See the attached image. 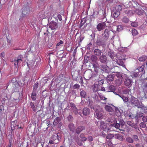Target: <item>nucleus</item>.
<instances>
[{
  "label": "nucleus",
  "mask_w": 147,
  "mask_h": 147,
  "mask_svg": "<svg viewBox=\"0 0 147 147\" xmlns=\"http://www.w3.org/2000/svg\"><path fill=\"white\" fill-rule=\"evenodd\" d=\"M114 55V54L112 51H110L108 52V55L110 56L112 59L113 58Z\"/></svg>",
  "instance_id": "obj_33"
},
{
  "label": "nucleus",
  "mask_w": 147,
  "mask_h": 147,
  "mask_svg": "<svg viewBox=\"0 0 147 147\" xmlns=\"http://www.w3.org/2000/svg\"><path fill=\"white\" fill-rule=\"evenodd\" d=\"M94 110L96 112H101L102 110V108L98 105H95L93 107Z\"/></svg>",
  "instance_id": "obj_11"
},
{
  "label": "nucleus",
  "mask_w": 147,
  "mask_h": 147,
  "mask_svg": "<svg viewBox=\"0 0 147 147\" xmlns=\"http://www.w3.org/2000/svg\"><path fill=\"white\" fill-rule=\"evenodd\" d=\"M126 13L127 16H130L134 14L135 11L132 10H128L126 11Z\"/></svg>",
  "instance_id": "obj_23"
},
{
  "label": "nucleus",
  "mask_w": 147,
  "mask_h": 147,
  "mask_svg": "<svg viewBox=\"0 0 147 147\" xmlns=\"http://www.w3.org/2000/svg\"><path fill=\"white\" fill-rule=\"evenodd\" d=\"M114 107H115L114 106H113V107H112L109 105H105V109L108 112H113L114 111Z\"/></svg>",
  "instance_id": "obj_9"
},
{
  "label": "nucleus",
  "mask_w": 147,
  "mask_h": 147,
  "mask_svg": "<svg viewBox=\"0 0 147 147\" xmlns=\"http://www.w3.org/2000/svg\"><path fill=\"white\" fill-rule=\"evenodd\" d=\"M86 22V20L85 18H84L81 21V25H83Z\"/></svg>",
  "instance_id": "obj_53"
},
{
  "label": "nucleus",
  "mask_w": 147,
  "mask_h": 147,
  "mask_svg": "<svg viewBox=\"0 0 147 147\" xmlns=\"http://www.w3.org/2000/svg\"><path fill=\"white\" fill-rule=\"evenodd\" d=\"M90 111L89 109L88 108H85L83 109L82 110L83 114L85 115H88Z\"/></svg>",
  "instance_id": "obj_12"
},
{
  "label": "nucleus",
  "mask_w": 147,
  "mask_h": 147,
  "mask_svg": "<svg viewBox=\"0 0 147 147\" xmlns=\"http://www.w3.org/2000/svg\"><path fill=\"white\" fill-rule=\"evenodd\" d=\"M126 140L129 143H132L133 142V140L131 137H128L126 139Z\"/></svg>",
  "instance_id": "obj_35"
},
{
  "label": "nucleus",
  "mask_w": 147,
  "mask_h": 147,
  "mask_svg": "<svg viewBox=\"0 0 147 147\" xmlns=\"http://www.w3.org/2000/svg\"><path fill=\"white\" fill-rule=\"evenodd\" d=\"M133 138L135 140L137 141L138 140V137L137 135H134L133 136Z\"/></svg>",
  "instance_id": "obj_54"
},
{
  "label": "nucleus",
  "mask_w": 147,
  "mask_h": 147,
  "mask_svg": "<svg viewBox=\"0 0 147 147\" xmlns=\"http://www.w3.org/2000/svg\"><path fill=\"white\" fill-rule=\"evenodd\" d=\"M108 32V31L106 30H105L104 32V33L103 34L104 36L105 37V38H107L109 36V34L108 32Z\"/></svg>",
  "instance_id": "obj_29"
},
{
  "label": "nucleus",
  "mask_w": 147,
  "mask_h": 147,
  "mask_svg": "<svg viewBox=\"0 0 147 147\" xmlns=\"http://www.w3.org/2000/svg\"><path fill=\"white\" fill-rule=\"evenodd\" d=\"M80 95L82 98H85L86 96V93L85 91L82 90L80 92Z\"/></svg>",
  "instance_id": "obj_24"
},
{
  "label": "nucleus",
  "mask_w": 147,
  "mask_h": 147,
  "mask_svg": "<svg viewBox=\"0 0 147 147\" xmlns=\"http://www.w3.org/2000/svg\"><path fill=\"white\" fill-rule=\"evenodd\" d=\"M88 140L90 141H92L93 140L92 137L91 136H88Z\"/></svg>",
  "instance_id": "obj_57"
},
{
  "label": "nucleus",
  "mask_w": 147,
  "mask_h": 147,
  "mask_svg": "<svg viewBox=\"0 0 147 147\" xmlns=\"http://www.w3.org/2000/svg\"><path fill=\"white\" fill-rule=\"evenodd\" d=\"M101 90L103 91H105V90L104 87H102L101 88Z\"/></svg>",
  "instance_id": "obj_62"
},
{
  "label": "nucleus",
  "mask_w": 147,
  "mask_h": 147,
  "mask_svg": "<svg viewBox=\"0 0 147 147\" xmlns=\"http://www.w3.org/2000/svg\"><path fill=\"white\" fill-rule=\"evenodd\" d=\"M114 80V77L113 75H109L107 77V81L111 82Z\"/></svg>",
  "instance_id": "obj_25"
},
{
  "label": "nucleus",
  "mask_w": 147,
  "mask_h": 147,
  "mask_svg": "<svg viewBox=\"0 0 147 147\" xmlns=\"http://www.w3.org/2000/svg\"><path fill=\"white\" fill-rule=\"evenodd\" d=\"M60 119L59 118L57 117L54 120V121L53 122V124L54 125H56L59 123V127H60L62 125L61 123L60 122Z\"/></svg>",
  "instance_id": "obj_10"
},
{
  "label": "nucleus",
  "mask_w": 147,
  "mask_h": 147,
  "mask_svg": "<svg viewBox=\"0 0 147 147\" xmlns=\"http://www.w3.org/2000/svg\"><path fill=\"white\" fill-rule=\"evenodd\" d=\"M114 137V135L113 134H109L107 136V138L109 139H111Z\"/></svg>",
  "instance_id": "obj_30"
},
{
  "label": "nucleus",
  "mask_w": 147,
  "mask_h": 147,
  "mask_svg": "<svg viewBox=\"0 0 147 147\" xmlns=\"http://www.w3.org/2000/svg\"><path fill=\"white\" fill-rule=\"evenodd\" d=\"M100 124V127L102 129L105 131H107V132H108L110 130L109 128L107 127V124L105 123L103 121H101Z\"/></svg>",
  "instance_id": "obj_8"
},
{
  "label": "nucleus",
  "mask_w": 147,
  "mask_h": 147,
  "mask_svg": "<svg viewBox=\"0 0 147 147\" xmlns=\"http://www.w3.org/2000/svg\"><path fill=\"white\" fill-rule=\"evenodd\" d=\"M91 60L95 62L97 59V57L93 55L91 57Z\"/></svg>",
  "instance_id": "obj_42"
},
{
  "label": "nucleus",
  "mask_w": 147,
  "mask_h": 147,
  "mask_svg": "<svg viewBox=\"0 0 147 147\" xmlns=\"http://www.w3.org/2000/svg\"><path fill=\"white\" fill-rule=\"evenodd\" d=\"M57 17L59 20L61 21L62 20L61 16V15L59 14L57 16Z\"/></svg>",
  "instance_id": "obj_59"
},
{
  "label": "nucleus",
  "mask_w": 147,
  "mask_h": 147,
  "mask_svg": "<svg viewBox=\"0 0 147 147\" xmlns=\"http://www.w3.org/2000/svg\"><path fill=\"white\" fill-rule=\"evenodd\" d=\"M30 105L32 108V109L34 111H35L36 109H35V106H34L33 103L32 102H31L30 103Z\"/></svg>",
  "instance_id": "obj_45"
},
{
  "label": "nucleus",
  "mask_w": 147,
  "mask_h": 147,
  "mask_svg": "<svg viewBox=\"0 0 147 147\" xmlns=\"http://www.w3.org/2000/svg\"><path fill=\"white\" fill-rule=\"evenodd\" d=\"M118 96H119L121 98H122V96H123V95H122V96H121V95H119V94H118Z\"/></svg>",
  "instance_id": "obj_64"
},
{
  "label": "nucleus",
  "mask_w": 147,
  "mask_h": 147,
  "mask_svg": "<svg viewBox=\"0 0 147 147\" xmlns=\"http://www.w3.org/2000/svg\"><path fill=\"white\" fill-rule=\"evenodd\" d=\"M23 13L24 14H26L29 11V9L28 7L25 8L23 7L22 9Z\"/></svg>",
  "instance_id": "obj_26"
},
{
  "label": "nucleus",
  "mask_w": 147,
  "mask_h": 147,
  "mask_svg": "<svg viewBox=\"0 0 147 147\" xmlns=\"http://www.w3.org/2000/svg\"><path fill=\"white\" fill-rule=\"evenodd\" d=\"M48 26L52 30L56 29L58 28L57 23L53 21L50 23Z\"/></svg>",
  "instance_id": "obj_6"
},
{
  "label": "nucleus",
  "mask_w": 147,
  "mask_h": 147,
  "mask_svg": "<svg viewBox=\"0 0 147 147\" xmlns=\"http://www.w3.org/2000/svg\"><path fill=\"white\" fill-rule=\"evenodd\" d=\"M117 64L120 65L122 66H124L125 65L122 61L120 60H118L117 61Z\"/></svg>",
  "instance_id": "obj_34"
},
{
  "label": "nucleus",
  "mask_w": 147,
  "mask_h": 147,
  "mask_svg": "<svg viewBox=\"0 0 147 147\" xmlns=\"http://www.w3.org/2000/svg\"><path fill=\"white\" fill-rule=\"evenodd\" d=\"M114 111H115L116 115L118 117L120 116L121 115V113L120 111L117 109V107H114Z\"/></svg>",
  "instance_id": "obj_20"
},
{
  "label": "nucleus",
  "mask_w": 147,
  "mask_h": 147,
  "mask_svg": "<svg viewBox=\"0 0 147 147\" xmlns=\"http://www.w3.org/2000/svg\"><path fill=\"white\" fill-rule=\"evenodd\" d=\"M71 107L72 109L73 110V111L75 114H76L78 113V110L77 109L75 106L74 104L73 103L71 104Z\"/></svg>",
  "instance_id": "obj_17"
},
{
  "label": "nucleus",
  "mask_w": 147,
  "mask_h": 147,
  "mask_svg": "<svg viewBox=\"0 0 147 147\" xmlns=\"http://www.w3.org/2000/svg\"><path fill=\"white\" fill-rule=\"evenodd\" d=\"M76 141L77 143L80 146H82V143L80 140H79V139L78 138H77L76 140Z\"/></svg>",
  "instance_id": "obj_47"
},
{
  "label": "nucleus",
  "mask_w": 147,
  "mask_h": 147,
  "mask_svg": "<svg viewBox=\"0 0 147 147\" xmlns=\"http://www.w3.org/2000/svg\"><path fill=\"white\" fill-rule=\"evenodd\" d=\"M99 96L100 98V99L102 100H106L107 99V98H105L103 95L102 94H99Z\"/></svg>",
  "instance_id": "obj_36"
},
{
  "label": "nucleus",
  "mask_w": 147,
  "mask_h": 147,
  "mask_svg": "<svg viewBox=\"0 0 147 147\" xmlns=\"http://www.w3.org/2000/svg\"><path fill=\"white\" fill-rule=\"evenodd\" d=\"M127 124L128 125H129V126H130L132 127H133L134 128H136L135 126V125L134 123H131V122L129 121H127Z\"/></svg>",
  "instance_id": "obj_41"
},
{
  "label": "nucleus",
  "mask_w": 147,
  "mask_h": 147,
  "mask_svg": "<svg viewBox=\"0 0 147 147\" xmlns=\"http://www.w3.org/2000/svg\"><path fill=\"white\" fill-rule=\"evenodd\" d=\"M36 91H33V92L31 95V97L32 100H34L36 98Z\"/></svg>",
  "instance_id": "obj_22"
},
{
  "label": "nucleus",
  "mask_w": 147,
  "mask_h": 147,
  "mask_svg": "<svg viewBox=\"0 0 147 147\" xmlns=\"http://www.w3.org/2000/svg\"><path fill=\"white\" fill-rule=\"evenodd\" d=\"M132 34L133 36H135L138 34V32L136 29L133 30L132 31Z\"/></svg>",
  "instance_id": "obj_39"
},
{
  "label": "nucleus",
  "mask_w": 147,
  "mask_h": 147,
  "mask_svg": "<svg viewBox=\"0 0 147 147\" xmlns=\"http://www.w3.org/2000/svg\"><path fill=\"white\" fill-rule=\"evenodd\" d=\"M118 139L119 140L121 141H122L124 139V138L121 135H120L119 136Z\"/></svg>",
  "instance_id": "obj_52"
},
{
  "label": "nucleus",
  "mask_w": 147,
  "mask_h": 147,
  "mask_svg": "<svg viewBox=\"0 0 147 147\" xmlns=\"http://www.w3.org/2000/svg\"><path fill=\"white\" fill-rule=\"evenodd\" d=\"M116 27L117 28V30L118 31H121L123 29L122 26L120 25L116 26Z\"/></svg>",
  "instance_id": "obj_40"
},
{
  "label": "nucleus",
  "mask_w": 147,
  "mask_h": 147,
  "mask_svg": "<svg viewBox=\"0 0 147 147\" xmlns=\"http://www.w3.org/2000/svg\"><path fill=\"white\" fill-rule=\"evenodd\" d=\"M63 42L62 40H60L59 42L57 43L56 45V46H59L61 44H62L63 43Z\"/></svg>",
  "instance_id": "obj_58"
},
{
  "label": "nucleus",
  "mask_w": 147,
  "mask_h": 147,
  "mask_svg": "<svg viewBox=\"0 0 147 147\" xmlns=\"http://www.w3.org/2000/svg\"><path fill=\"white\" fill-rule=\"evenodd\" d=\"M98 86L97 84H94L92 86V89L94 92H96L98 90Z\"/></svg>",
  "instance_id": "obj_21"
},
{
  "label": "nucleus",
  "mask_w": 147,
  "mask_h": 147,
  "mask_svg": "<svg viewBox=\"0 0 147 147\" xmlns=\"http://www.w3.org/2000/svg\"><path fill=\"white\" fill-rule=\"evenodd\" d=\"M94 52V55L98 56L101 55L102 53L101 51L98 49H95Z\"/></svg>",
  "instance_id": "obj_18"
},
{
  "label": "nucleus",
  "mask_w": 147,
  "mask_h": 147,
  "mask_svg": "<svg viewBox=\"0 0 147 147\" xmlns=\"http://www.w3.org/2000/svg\"><path fill=\"white\" fill-rule=\"evenodd\" d=\"M143 116V113H141L139 112L138 113H137V115L136 116V118L137 119L139 118L140 117H142Z\"/></svg>",
  "instance_id": "obj_32"
},
{
  "label": "nucleus",
  "mask_w": 147,
  "mask_h": 147,
  "mask_svg": "<svg viewBox=\"0 0 147 147\" xmlns=\"http://www.w3.org/2000/svg\"><path fill=\"white\" fill-rule=\"evenodd\" d=\"M116 76L119 78H121L122 77L121 74L119 73H117L116 74Z\"/></svg>",
  "instance_id": "obj_56"
},
{
  "label": "nucleus",
  "mask_w": 147,
  "mask_h": 147,
  "mask_svg": "<svg viewBox=\"0 0 147 147\" xmlns=\"http://www.w3.org/2000/svg\"><path fill=\"white\" fill-rule=\"evenodd\" d=\"M121 10V7L119 5H117L115 7H113L111 10L112 13H113V16L114 18H117L120 14V11Z\"/></svg>",
  "instance_id": "obj_1"
},
{
  "label": "nucleus",
  "mask_w": 147,
  "mask_h": 147,
  "mask_svg": "<svg viewBox=\"0 0 147 147\" xmlns=\"http://www.w3.org/2000/svg\"><path fill=\"white\" fill-rule=\"evenodd\" d=\"M99 59L101 62L103 63L106 62L107 61L106 57L105 55H102L100 57Z\"/></svg>",
  "instance_id": "obj_14"
},
{
  "label": "nucleus",
  "mask_w": 147,
  "mask_h": 147,
  "mask_svg": "<svg viewBox=\"0 0 147 147\" xmlns=\"http://www.w3.org/2000/svg\"><path fill=\"white\" fill-rule=\"evenodd\" d=\"M133 82L131 78L127 77L125 78L124 81V85L128 88L131 87Z\"/></svg>",
  "instance_id": "obj_3"
},
{
  "label": "nucleus",
  "mask_w": 147,
  "mask_h": 147,
  "mask_svg": "<svg viewBox=\"0 0 147 147\" xmlns=\"http://www.w3.org/2000/svg\"><path fill=\"white\" fill-rule=\"evenodd\" d=\"M38 84L37 82H36L34 84L33 86V91H36V90L38 88Z\"/></svg>",
  "instance_id": "obj_31"
},
{
  "label": "nucleus",
  "mask_w": 147,
  "mask_h": 147,
  "mask_svg": "<svg viewBox=\"0 0 147 147\" xmlns=\"http://www.w3.org/2000/svg\"><path fill=\"white\" fill-rule=\"evenodd\" d=\"M106 90L107 92H114L115 90V87L113 86H110L107 87L106 88Z\"/></svg>",
  "instance_id": "obj_13"
},
{
  "label": "nucleus",
  "mask_w": 147,
  "mask_h": 147,
  "mask_svg": "<svg viewBox=\"0 0 147 147\" xmlns=\"http://www.w3.org/2000/svg\"><path fill=\"white\" fill-rule=\"evenodd\" d=\"M142 120L144 122H147V116H143L142 118Z\"/></svg>",
  "instance_id": "obj_51"
},
{
  "label": "nucleus",
  "mask_w": 147,
  "mask_h": 147,
  "mask_svg": "<svg viewBox=\"0 0 147 147\" xmlns=\"http://www.w3.org/2000/svg\"><path fill=\"white\" fill-rule=\"evenodd\" d=\"M131 25L134 27H136L138 26V23L137 22H132L131 24Z\"/></svg>",
  "instance_id": "obj_43"
},
{
  "label": "nucleus",
  "mask_w": 147,
  "mask_h": 147,
  "mask_svg": "<svg viewBox=\"0 0 147 147\" xmlns=\"http://www.w3.org/2000/svg\"><path fill=\"white\" fill-rule=\"evenodd\" d=\"M57 134H55V135H53L51 139H50L49 143L50 144H56L58 142L59 139L58 138Z\"/></svg>",
  "instance_id": "obj_5"
},
{
  "label": "nucleus",
  "mask_w": 147,
  "mask_h": 147,
  "mask_svg": "<svg viewBox=\"0 0 147 147\" xmlns=\"http://www.w3.org/2000/svg\"><path fill=\"white\" fill-rule=\"evenodd\" d=\"M146 59V57L144 56L141 57L139 58V60L140 61H145Z\"/></svg>",
  "instance_id": "obj_46"
},
{
  "label": "nucleus",
  "mask_w": 147,
  "mask_h": 147,
  "mask_svg": "<svg viewBox=\"0 0 147 147\" xmlns=\"http://www.w3.org/2000/svg\"><path fill=\"white\" fill-rule=\"evenodd\" d=\"M80 87V86L79 85L77 84H75L74 86V89H78Z\"/></svg>",
  "instance_id": "obj_50"
},
{
  "label": "nucleus",
  "mask_w": 147,
  "mask_h": 147,
  "mask_svg": "<svg viewBox=\"0 0 147 147\" xmlns=\"http://www.w3.org/2000/svg\"><path fill=\"white\" fill-rule=\"evenodd\" d=\"M106 27L105 22L99 23L97 26L96 28L98 31H101L104 29Z\"/></svg>",
  "instance_id": "obj_7"
},
{
  "label": "nucleus",
  "mask_w": 147,
  "mask_h": 147,
  "mask_svg": "<svg viewBox=\"0 0 147 147\" xmlns=\"http://www.w3.org/2000/svg\"><path fill=\"white\" fill-rule=\"evenodd\" d=\"M136 147H142L139 144H138L136 145Z\"/></svg>",
  "instance_id": "obj_61"
},
{
  "label": "nucleus",
  "mask_w": 147,
  "mask_h": 147,
  "mask_svg": "<svg viewBox=\"0 0 147 147\" xmlns=\"http://www.w3.org/2000/svg\"><path fill=\"white\" fill-rule=\"evenodd\" d=\"M113 126H114L116 128H118L120 127V124L119 123H114Z\"/></svg>",
  "instance_id": "obj_49"
},
{
  "label": "nucleus",
  "mask_w": 147,
  "mask_h": 147,
  "mask_svg": "<svg viewBox=\"0 0 147 147\" xmlns=\"http://www.w3.org/2000/svg\"><path fill=\"white\" fill-rule=\"evenodd\" d=\"M23 57L22 55H20L15 58L14 60V65L16 67H18L21 65V63L23 61Z\"/></svg>",
  "instance_id": "obj_2"
},
{
  "label": "nucleus",
  "mask_w": 147,
  "mask_h": 147,
  "mask_svg": "<svg viewBox=\"0 0 147 147\" xmlns=\"http://www.w3.org/2000/svg\"><path fill=\"white\" fill-rule=\"evenodd\" d=\"M143 10H139V9H136L135 13H137L139 15H141L143 13Z\"/></svg>",
  "instance_id": "obj_28"
},
{
  "label": "nucleus",
  "mask_w": 147,
  "mask_h": 147,
  "mask_svg": "<svg viewBox=\"0 0 147 147\" xmlns=\"http://www.w3.org/2000/svg\"><path fill=\"white\" fill-rule=\"evenodd\" d=\"M16 79L15 78H13L9 82L10 84L12 85H15L16 84Z\"/></svg>",
  "instance_id": "obj_37"
},
{
  "label": "nucleus",
  "mask_w": 147,
  "mask_h": 147,
  "mask_svg": "<svg viewBox=\"0 0 147 147\" xmlns=\"http://www.w3.org/2000/svg\"><path fill=\"white\" fill-rule=\"evenodd\" d=\"M129 102L133 106H137L139 104V101L138 99L137 98L133 96L131 97L130 100Z\"/></svg>",
  "instance_id": "obj_4"
},
{
  "label": "nucleus",
  "mask_w": 147,
  "mask_h": 147,
  "mask_svg": "<svg viewBox=\"0 0 147 147\" xmlns=\"http://www.w3.org/2000/svg\"><path fill=\"white\" fill-rule=\"evenodd\" d=\"M68 127L71 131L73 132H74L75 130V127L73 123H70L68 125Z\"/></svg>",
  "instance_id": "obj_19"
},
{
  "label": "nucleus",
  "mask_w": 147,
  "mask_h": 147,
  "mask_svg": "<svg viewBox=\"0 0 147 147\" xmlns=\"http://www.w3.org/2000/svg\"><path fill=\"white\" fill-rule=\"evenodd\" d=\"M122 99L124 102H127L128 100V98L125 96H122Z\"/></svg>",
  "instance_id": "obj_44"
},
{
  "label": "nucleus",
  "mask_w": 147,
  "mask_h": 147,
  "mask_svg": "<svg viewBox=\"0 0 147 147\" xmlns=\"http://www.w3.org/2000/svg\"><path fill=\"white\" fill-rule=\"evenodd\" d=\"M100 112H96L94 113L96 118L98 119H102L103 118V116Z\"/></svg>",
  "instance_id": "obj_15"
},
{
  "label": "nucleus",
  "mask_w": 147,
  "mask_h": 147,
  "mask_svg": "<svg viewBox=\"0 0 147 147\" xmlns=\"http://www.w3.org/2000/svg\"><path fill=\"white\" fill-rule=\"evenodd\" d=\"M67 118L69 120H70V119L72 118V117L71 115H69V116Z\"/></svg>",
  "instance_id": "obj_60"
},
{
  "label": "nucleus",
  "mask_w": 147,
  "mask_h": 147,
  "mask_svg": "<svg viewBox=\"0 0 147 147\" xmlns=\"http://www.w3.org/2000/svg\"><path fill=\"white\" fill-rule=\"evenodd\" d=\"M85 129V128L83 126H79L78 127L76 130V133L79 134L82 131Z\"/></svg>",
  "instance_id": "obj_16"
},
{
  "label": "nucleus",
  "mask_w": 147,
  "mask_h": 147,
  "mask_svg": "<svg viewBox=\"0 0 147 147\" xmlns=\"http://www.w3.org/2000/svg\"><path fill=\"white\" fill-rule=\"evenodd\" d=\"M80 137L82 141H85L87 140V138L84 136V134H81L80 135Z\"/></svg>",
  "instance_id": "obj_27"
},
{
  "label": "nucleus",
  "mask_w": 147,
  "mask_h": 147,
  "mask_svg": "<svg viewBox=\"0 0 147 147\" xmlns=\"http://www.w3.org/2000/svg\"><path fill=\"white\" fill-rule=\"evenodd\" d=\"M122 20L123 22L125 23H128L129 21V19L126 17H124L122 19Z\"/></svg>",
  "instance_id": "obj_38"
},
{
  "label": "nucleus",
  "mask_w": 147,
  "mask_h": 147,
  "mask_svg": "<svg viewBox=\"0 0 147 147\" xmlns=\"http://www.w3.org/2000/svg\"><path fill=\"white\" fill-rule=\"evenodd\" d=\"M140 126L141 127L144 128L146 127V124L144 122H142L140 124Z\"/></svg>",
  "instance_id": "obj_48"
},
{
  "label": "nucleus",
  "mask_w": 147,
  "mask_h": 147,
  "mask_svg": "<svg viewBox=\"0 0 147 147\" xmlns=\"http://www.w3.org/2000/svg\"><path fill=\"white\" fill-rule=\"evenodd\" d=\"M121 134H116L114 136V137L116 139H118L119 136Z\"/></svg>",
  "instance_id": "obj_55"
},
{
  "label": "nucleus",
  "mask_w": 147,
  "mask_h": 147,
  "mask_svg": "<svg viewBox=\"0 0 147 147\" xmlns=\"http://www.w3.org/2000/svg\"><path fill=\"white\" fill-rule=\"evenodd\" d=\"M123 92L125 94H127L128 92V91L126 90H124L123 91Z\"/></svg>",
  "instance_id": "obj_63"
}]
</instances>
